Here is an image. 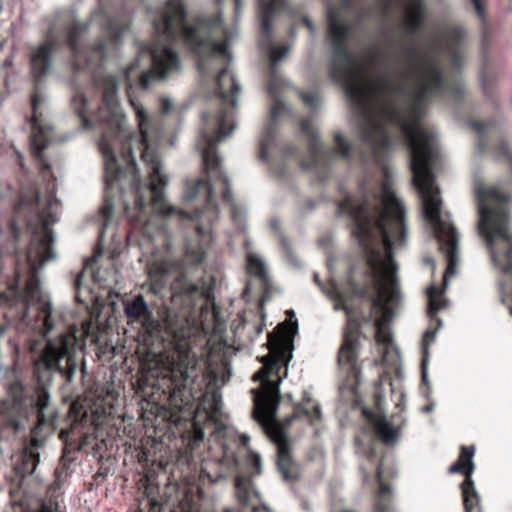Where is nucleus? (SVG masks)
<instances>
[{
    "mask_svg": "<svg viewBox=\"0 0 512 512\" xmlns=\"http://www.w3.org/2000/svg\"><path fill=\"white\" fill-rule=\"evenodd\" d=\"M224 0H167L153 18V42L138 46V57L118 74L104 73L115 58L122 35L129 29L130 13L115 4L99 0L86 23L76 22L70 14L57 15L45 33V40L30 52V72L34 89L29 118L30 148L39 168L44 188L33 186L22 193L14 206V218L8 223L11 237L17 241L19 217L31 231L29 259L46 264L55 258V236L50 225L58 221L60 201L56 197V178L44 150L50 135L42 123L46 102L43 83L52 67V57L62 45L73 55L71 107L81 127L100 134L97 145L104 163L106 217L111 216L116 192H130L138 207L143 193L164 191L168 176L162 172L158 148L165 137L164 115L172 103L161 101V114L149 115L136 93L178 72L180 59L176 49L186 48L196 57L200 86L211 107L202 113V127L195 147L201 155L203 176L187 180L188 185L202 180L213 184L229 205L230 215L239 232L246 229V211L233 201L228 177L222 169L217 146L235 129L237 96L241 87L230 71L229 46L237 35L222 18ZM234 2V22L241 17L242 0Z\"/></svg>",
    "mask_w": 512,
    "mask_h": 512,
    "instance_id": "1",
    "label": "nucleus"
},
{
    "mask_svg": "<svg viewBox=\"0 0 512 512\" xmlns=\"http://www.w3.org/2000/svg\"><path fill=\"white\" fill-rule=\"evenodd\" d=\"M300 130L308 140L309 154L307 160L300 161L301 167L314 173L319 183L324 184L331 177L332 164L338 157L349 165L353 164L354 150L340 132L334 134L336 148H330L321 142L311 119L303 118ZM426 131L433 135L435 155L432 159H427V165H423V169L419 165V181H416L411 166V153L401 132H397V137H392L390 129H387V138L390 141L387 148L376 147L377 149L372 152L368 143L358 134L360 147L355 150V161L359 168L366 173L371 165H375L382 171L385 181L377 190L368 189L365 181H360L358 196L351 195L339 187L343 198L337 204V211L347 217L351 234L362 251L368 269L372 273L382 270L389 277L388 286L383 292L385 308L390 316L402 299L398 280L393 275L398 269L394 260V249L403 247L407 239L405 207L388 183L387 161L390 153L398 145L406 149L412 185L420 199L422 214L447 260L444 285L447 276L454 274L458 262L459 234L450 214L442 211L440 189L436 184L435 170L441 163L437 133L427 127Z\"/></svg>",
    "mask_w": 512,
    "mask_h": 512,
    "instance_id": "2",
    "label": "nucleus"
},
{
    "mask_svg": "<svg viewBox=\"0 0 512 512\" xmlns=\"http://www.w3.org/2000/svg\"><path fill=\"white\" fill-rule=\"evenodd\" d=\"M348 5L350 0H345ZM327 35L332 48L328 60L330 79L341 86L345 97L356 109L357 133L368 143L371 151L390 144L387 129L401 132L410 150L411 165H426L435 155L433 135L421 123L427 104L432 98L447 100L456 113L465 101V87L461 79L446 81L440 64L426 58L415 67L410 59L400 73V81L393 83L387 74L369 78L366 88L359 84V71L349 51L353 27L340 19L339 10L326 3Z\"/></svg>",
    "mask_w": 512,
    "mask_h": 512,
    "instance_id": "3",
    "label": "nucleus"
},
{
    "mask_svg": "<svg viewBox=\"0 0 512 512\" xmlns=\"http://www.w3.org/2000/svg\"><path fill=\"white\" fill-rule=\"evenodd\" d=\"M213 184L202 180L187 186L183 193V209L170 205L164 191L154 189L143 193L144 203L138 207L135 197L127 191L116 192L111 216L106 217L101 207L102 226L98 245L102 248L105 236L113 220L117 204L123 209L129 229L123 233H112L118 252L122 240L128 246H138L143 254L151 255L158 262L163 284L171 269L175 271L172 282V301L178 313L181 327L188 324L196 307L204 301V291L192 277L193 268L206 257V250L213 241L212 226L219 215Z\"/></svg>",
    "mask_w": 512,
    "mask_h": 512,
    "instance_id": "4",
    "label": "nucleus"
},
{
    "mask_svg": "<svg viewBox=\"0 0 512 512\" xmlns=\"http://www.w3.org/2000/svg\"><path fill=\"white\" fill-rule=\"evenodd\" d=\"M468 125L477 133L476 153L491 150L497 161L508 164L510 179L486 187L479 176L474 177V197L477 206L478 234L485 240L493 264L512 285V235L509 231L508 203L512 199V151L505 139L502 125L496 119L470 120Z\"/></svg>",
    "mask_w": 512,
    "mask_h": 512,
    "instance_id": "5",
    "label": "nucleus"
},
{
    "mask_svg": "<svg viewBox=\"0 0 512 512\" xmlns=\"http://www.w3.org/2000/svg\"><path fill=\"white\" fill-rule=\"evenodd\" d=\"M79 362H82V378L86 374L84 357L76 350L65 335L57 340H47L46 346L34 363L33 372L39 382V389L31 393L30 389L20 380L17 370L0 366V378L7 381L4 387L7 398L0 401V441L6 431L16 434L23 419L35 414L44 420V411L49 405V393L45 384L56 373L63 378L65 384L73 381Z\"/></svg>",
    "mask_w": 512,
    "mask_h": 512,
    "instance_id": "6",
    "label": "nucleus"
},
{
    "mask_svg": "<svg viewBox=\"0 0 512 512\" xmlns=\"http://www.w3.org/2000/svg\"><path fill=\"white\" fill-rule=\"evenodd\" d=\"M293 340L285 338L271 344L267 355L260 361L262 367L253 375L254 381L261 383V388L250 390L253 397L252 416L269 434L277 448V469L284 480L298 477V465L294 461L286 434L280 428L275 433L268 431V423L279 424L277 416L281 401L280 383L287 376V366L292 359Z\"/></svg>",
    "mask_w": 512,
    "mask_h": 512,
    "instance_id": "7",
    "label": "nucleus"
},
{
    "mask_svg": "<svg viewBox=\"0 0 512 512\" xmlns=\"http://www.w3.org/2000/svg\"><path fill=\"white\" fill-rule=\"evenodd\" d=\"M223 402L221 394L215 391L211 394L209 405L206 410V428H212L211 440L219 447L221 456L216 465L218 472L215 475L207 472L206 468H202V473L206 474L208 479L215 483L225 479L228 475L236 473L234 477L235 495L242 505L240 512H245L249 508L251 497L252 482L240 473V454H244L250 468V476H258L261 474V457L259 454L246 450L249 443V436L242 435L239 437L236 431L225 425L221 419L224 416ZM226 512H234L227 510Z\"/></svg>",
    "mask_w": 512,
    "mask_h": 512,
    "instance_id": "8",
    "label": "nucleus"
},
{
    "mask_svg": "<svg viewBox=\"0 0 512 512\" xmlns=\"http://www.w3.org/2000/svg\"><path fill=\"white\" fill-rule=\"evenodd\" d=\"M26 258L30 274L25 288L10 284L7 293H0V337L7 326L13 324H21L43 336H47L54 327L51 303L43 294L38 277L39 270L45 264H40V261L32 263L29 249Z\"/></svg>",
    "mask_w": 512,
    "mask_h": 512,
    "instance_id": "9",
    "label": "nucleus"
},
{
    "mask_svg": "<svg viewBox=\"0 0 512 512\" xmlns=\"http://www.w3.org/2000/svg\"><path fill=\"white\" fill-rule=\"evenodd\" d=\"M313 280L315 284L325 293L336 300L335 309L343 310L347 318V331L344 334V340L338 352V365L345 374L343 386L351 390L357 397V389L361 383V371L358 365L359 340L361 322H369L372 311L380 306L378 298H372L370 301V312L368 314L359 312L355 307L349 304L346 297L338 290L335 283H331V291H326L319 274L314 273Z\"/></svg>",
    "mask_w": 512,
    "mask_h": 512,
    "instance_id": "10",
    "label": "nucleus"
},
{
    "mask_svg": "<svg viewBox=\"0 0 512 512\" xmlns=\"http://www.w3.org/2000/svg\"><path fill=\"white\" fill-rule=\"evenodd\" d=\"M268 93L273 97L270 116L263 127L259 139V158L269 166L271 173L281 180L289 176L287 160L298 155V149L283 141L278 135L277 120L285 110L284 102L277 96V86L273 80L268 84Z\"/></svg>",
    "mask_w": 512,
    "mask_h": 512,
    "instance_id": "11",
    "label": "nucleus"
},
{
    "mask_svg": "<svg viewBox=\"0 0 512 512\" xmlns=\"http://www.w3.org/2000/svg\"><path fill=\"white\" fill-rule=\"evenodd\" d=\"M362 415L372 426L374 433L370 435L363 431L362 435L356 436V451L364 456L371 466L375 467L376 479L378 467L383 464V483H386V478H394L397 473L389 455L385 454L380 457V454L383 444L390 446L397 442L399 428L393 426L385 415H376L366 407L362 409Z\"/></svg>",
    "mask_w": 512,
    "mask_h": 512,
    "instance_id": "12",
    "label": "nucleus"
},
{
    "mask_svg": "<svg viewBox=\"0 0 512 512\" xmlns=\"http://www.w3.org/2000/svg\"><path fill=\"white\" fill-rule=\"evenodd\" d=\"M173 375L170 385H174V391L170 398L174 400L175 409L181 411L201 396L204 379L195 355L188 351L179 353Z\"/></svg>",
    "mask_w": 512,
    "mask_h": 512,
    "instance_id": "13",
    "label": "nucleus"
},
{
    "mask_svg": "<svg viewBox=\"0 0 512 512\" xmlns=\"http://www.w3.org/2000/svg\"><path fill=\"white\" fill-rule=\"evenodd\" d=\"M258 13L260 17V36L258 45L262 50H267L270 57V67L274 70L277 64L284 59L289 46L282 45L277 47L273 40L272 19L277 11L284 6V0H256Z\"/></svg>",
    "mask_w": 512,
    "mask_h": 512,
    "instance_id": "14",
    "label": "nucleus"
},
{
    "mask_svg": "<svg viewBox=\"0 0 512 512\" xmlns=\"http://www.w3.org/2000/svg\"><path fill=\"white\" fill-rule=\"evenodd\" d=\"M473 6L476 17L481 24V58L480 82L483 93L494 101V85L498 78V72L489 55V27L487 24V9L485 0H469Z\"/></svg>",
    "mask_w": 512,
    "mask_h": 512,
    "instance_id": "15",
    "label": "nucleus"
},
{
    "mask_svg": "<svg viewBox=\"0 0 512 512\" xmlns=\"http://www.w3.org/2000/svg\"><path fill=\"white\" fill-rule=\"evenodd\" d=\"M475 454V447L462 446L461 453L458 460L449 467V472L461 473L465 476L463 482L460 484L462 499L465 512H481L480 496L476 491L472 474L474 472L473 456Z\"/></svg>",
    "mask_w": 512,
    "mask_h": 512,
    "instance_id": "16",
    "label": "nucleus"
},
{
    "mask_svg": "<svg viewBox=\"0 0 512 512\" xmlns=\"http://www.w3.org/2000/svg\"><path fill=\"white\" fill-rule=\"evenodd\" d=\"M444 292L445 286L440 289L435 285H431L427 289V314L432 322H436V327L435 329L428 328L422 338L421 380L424 384H428L427 362L429 357V345L434 342L437 331L442 327V320L437 316V313L446 306L447 301L441 298Z\"/></svg>",
    "mask_w": 512,
    "mask_h": 512,
    "instance_id": "17",
    "label": "nucleus"
},
{
    "mask_svg": "<svg viewBox=\"0 0 512 512\" xmlns=\"http://www.w3.org/2000/svg\"><path fill=\"white\" fill-rule=\"evenodd\" d=\"M124 315L129 325L138 324L152 335L159 324L154 318L153 311L142 294L134 295L122 301Z\"/></svg>",
    "mask_w": 512,
    "mask_h": 512,
    "instance_id": "18",
    "label": "nucleus"
},
{
    "mask_svg": "<svg viewBox=\"0 0 512 512\" xmlns=\"http://www.w3.org/2000/svg\"><path fill=\"white\" fill-rule=\"evenodd\" d=\"M251 246V240L245 236L243 249L245 251L247 272L249 275L255 277L260 283V288L262 290L260 304L263 305L271 298L272 284L265 262L251 250Z\"/></svg>",
    "mask_w": 512,
    "mask_h": 512,
    "instance_id": "19",
    "label": "nucleus"
},
{
    "mask_svg": "<svg viewBox=\"0 0 512 512\" xmlns=\"http://www.w3.org/2000/svg\"><path fill=\"white\" fill-rule=\"evenodd\" d=\"M467 31L462 26H453L449 29L447 37V53L451 66L459 72L464 65L462 48L465 42Z\"/></svg>",
    "mask_w": 512,
    "mask_h": 512,
    "instance_id": "20",
    "label": "nucleus"
},
{
    "mask_svg": "<svg viewBox=\"0 0 512 512\" xmlns=\"http://www.w3.org/2000/svg\"><path fill=\"white\" fill-rule=\"evenodd\" d=\"M39 461V452L33 448L26 447L14 457L13 468L19 477L25 478L34 473Z\"/></svg>",
    "mask_w": 512,
    "mask_h": 512,
    "instance_id": "21",
    "label": "nucleus"
},
{
    "mask_svg": "<svg viewBox=\"0 0 512 512\" xmlns=\"http://www.w3.org/2000/svg\"><path fill=\"white\" fill-rule=\"evenodd\" d=\"M321 418V409L318 404H313L312 400L305 394L304 401L293 407L292 416L286 419V424L290 425L297 419H305L310 424H314Z\"/></svg>",
    "mask_w": 512,
    "mask_h": 512,
    "instance_id": "22",
    "label": "nucleus"
},
{
    "mask_svg": "<svg viewBox=\"0 0 512 512\" xmlns=\"http://www.w3.org/2000/svg\"><path fill=\"white\" fill-rule=\"evenodd\" d=\"M299 97L303 104L310 109L311 113H316L322 104L320 88L317 84L309 90H300Z\"/></svg>",
    "mask_w": 512,
    "mask_h": 512,
    "instance_id": "23",
    "label": "nucleus"
},
{
    "mask_svg": "<svg viewBox=\"0 0 512 512\" xmlns=\"http://www.w3.org/2000/svg\"><path fill=\"white\" fill-rule=\"evenodd\" d=\"M279 241H280V245H281V248L283 250V253H284V256H285L286 260L291 265L300 268L301 264L296 259V257L294 256V254L292 252V249H291V246H290V243H289V240L285 236L280 235Z\"/></svg>",
    "mask_w": 512,
    "mask_h": 512,
    "instance_id": "24",
    "label": "nucleus"
},
{
    "mask_svg": "<svg viewBox=\"0 0 512 512\" xmlns=\"http://www.w3.org/2000/svg\"><path fill=\"white\" fill-rule=\"evenodd\" d=\"M184 498L179 502V505L173 510V512H198V506L194 502L193 498L190 497L191 493L185 492Z\"/></svg>",
    "mask_w": 512,
    "mask_h": 512,
    "instance_id": "25",
    "label": "nucleus"
},
{
    "mask_svg": "<svg viewBox=\"0 0 512 512\" xmlns=\"http://www.w3.org/2000/svg\"><path fill=\"white\" fill-rule=\"evenodd\" d=\"M73 459L69 456V453L64 450L62 457L60 458V463L56 468V475L58 478H61L63 474L68 475L69 473V463Z\"/></svg>",
    "mask_w": 512,
    "mask_h": 512,
    "instance_id": "26",
    "label": "nucleus"
},
{
    "mask_svg": "<svg viewBox=\"0 0 512 512\" xmlns=\"http://www.w3.org/2000/svg\"><path fill=\"white\" fill-rule=\"evenodd\" d=\"M383 401H384L383 395H381L380 393L377 392L374 395V402H375V406H376V409H377L376 412H373L374 414H376V415H384V411H383V407H382Z\"/></svg>",
    "mask_w": 512,
    "mask_h": 512,
    "instance_id": "27",
    "label": "nucleus"
},
{
    "mask_svg": "<svg viewBox=\"0 0 512 512\" xmlns=\"http://www.w3.org/2000/svg\"><path fill=\"white\" fill-rule=\"evenodd\" d=\"M372 17V10L371 9H360L358 12V23L359 25H362L364 22L369 20Z\"/></svg>",
    "mask_w": 512,
    "mask_h": 512,
    "instance_id": "28",
    "label": "nucleus"
},
{
    "mask_svg": "<svg viewBox=\"0 0 512 512\" xmlns=\"http://www.w3.org/2000/svg\"><path fill=\"white\" fill-rule=\"evenodd\" d=\"M81 277L82 273L78 275V277L74 281V288H75V300L77 303H84V301L80 298V288H81Z\"/></svg>",
    "mask_w": 512,
    "mask_h": 512,
    "instance_id": "29",
    "label": "nucleus"
},
{
    "mask_svg": "<svg viewBox=\"0 0 512 512\" xmlns=\"http://www.w3.org/2000/svg\"><path fill=\"white\" fill-rule=\"evenodd\" d=\"M499 5L504 13L512 12V0H499Z\"/></svg>",
    "mask_w": 512,
    "mask_h": 512,
    "instance_id": "30",
    "label": "nucleus"
},
{
    "mask_svg": "<svg viewBox=\"0 0 512 512\" xmlns=\"http://www.w3.org/2000/svg\"><path fill=\"white\" fill-rule=\"evenodd\" d=\"M381 58V52L379 50H373L370 52V64H376Z\"/></svg>",
    "mask_w": 512,
    "mask_h": 512,
    "instance_id": "31",
    "label": "nucleus"
},
{
    "mask_svg": "<svg viewBox=\"0 0 512 512\" xmlns=\"http://www.w3.org/2000/svg\"><path fill=\"white\" fill-rule=\"evenodd\" d=\"M360 471L363 477V480L366 482L370 478V467H367L365 464L360 465Z\"/></svg>",
    "mask_w": 512,
    "mask_h": 512,
    "instance_id": "32",
    "label": "nucleus"
},
{
    "mask_svg": "<svg viewBox=\"0 0 512 512\" xmlns=\"http://www.w3.org/2000/svg\"><path fill=\"white\" fill-rule=\"evenodd\" d=\"M302 23L308 28L311 34L315 32V26L313 22L306 16L302 18Z\"/></svg>",
    "mask_w": 512,
    "mask_h": 512,
    "instance_id": "33",
    "label": "nucleus"
},
{
    "mask_svg": "<svg viewBox=\"0 0 512 512\" xmlns=\"http://www.w3.org/2000/svg\"><path fill=\"white\" fill-rule=\"evenodd\" d=\"M383 1H384V4H383L382 13H383L384 17H387L389 12H390V9H391V6H392V3H393L394 0H383Z\"/></svg>",
    "mask_w": 512,
    "mask_h": 512,
    "instance_id": "34",
    "label": "nucleus"
},
{
    "mask_svg": "<svg viewBox=\"0 0 512 512\" xmlns=\"http://www.w3.org/2000/svg\"><path fill=\"white\" fill-rule=\"evenodd\" d=\"M204 437H205V431L202 428L197 427L194 441L196 442V441L203 440Z\"/></svg>",
    "mask_w": 512,
    "mask_h": 512,
    "instance_id": "35",
    "label": "nucleus"
},
{
    "mask_svg": "<svg viewBox=\"0 0 512 512\" xmlns=\"http://www.w3.org/2000/svg\"><path fill=\"white\" fill-rule=\"evenodd\" d=\"M261 511L270 512V509L265 504H262L261 506H253L251 508L250 512H261Z\"/></svg>",
    "mask_w": 512,
    "mask_h": 512,
    "instance_id": "36",
    "label": "nucleus"
},
{
    "mask_svg": "<svg viewBox=\"0 0 512 512\" xmlns=\"http://www.w3.org/2000/svg\"><path fill=\"white\" fill-rule=\"evenodd\" d=\"M434 409V403L431 402L421 408L423 413H430Z\"/></svg>",
    "mask_w": 512,
    "mask_h": 512,
    "instance_id": "37",
    "label": "nucleus"
},
{
    "mask_svg": "<svg viewBox=\"0 0 512 512\" xmlns=\"http://www.w3.org/2000/svg\"><path fill=\"white\" fill-rule=\"evenodd\" d=\"M269 225L272 230L276 231L279 228V221L277 219H271Z\"/></svg>",
    "mask_w": 512,
    "mask_h": 512,
    "instance_id": "38",
    "label": "nucleus"
},
{
    "mask_svg": "<svg viewBox=\"0 0 512 512\" xmlns=\"http://www.w3.org/2000/svg\"><path fill=\"white\" fill-rule=\"evenodd\" d=\"M315 205H316V202H315L314 200H309V201L307 202V208H308L309 210H312V209L315 207Z\"/></svg>",
    "mask_w": 512,
    "mask_h": 512,
    "instance_id": "39",
    "label": "nucleus"
},
{
    "mask_svg": "<svg viewBox=\"0 0 512 512\" xmlns=\"http://www.w3.org/2000/svg\"><path fill=\"white\" fill-rule=\"evenodd\" d=\"M421 22H422L421 16H419L417 19H415V23H414L415 29H417L421 25Z\"/></svg>",
    "mask_w": 512,
    "mask_h": 512,
    "instance_id": "40",
    "label": "nucleus"
},
{
    "mask_svg": "<svg viewBox=\"0 0 512 512\" xmlns=\"http://www.w3.org/2000/svg\"><path fill=\"white\" fill-rule=\"evenodd\" d=\"M255 331H256L257 335L261 334L262 331H263V326L262 325H256L255 326Z\"/></svg>",
    "mask_w": 512,
    "mask_h": 512,
    "instance_id": "41",
    "label": "nucleus"
},
{
    "mask_svg": "<svg viewBox=\"0 0 512 512\" xmlns=\"http://www.w3.org/2000/svg\"><path fill=\"white\" fill-rule=\"evenodd\" d=\"M250 289H251V284H250V282H247V284H246V286H245L244 293H245V294H246V293H248V292L250 291Z\"/></svg>",
    "mask_w": 512,
    "mask_h": 512,
    "instance_id": "42",
    "label": "nucleus"
},
{
    "mask_svg": "<svg viewBox=\"0 0 512 512\" xmlns=\"http://www.w3.org/2000/svg\"><path fill=\"white\" fill-rule=\"evenodd\" d=\"M327 267H328L329 270L332 267V259L330 257L327 259Z\"/></svg>",
    "mask_w": 512,
    "mask_h": 512,
    "instance_id": "43",
    "label": "nucleus"
},
{
    "mask_svg": "<svg viewBox=\"0 0 512 512\" xmlns=\"http://www.w3.org/2000/svg\"><path fill=\"white\" fill-rule=\"evenodd\" d=\"M286 314H287L288 316H295V313H294V311H293V310H288V311L286 312Z\"/></svg>",
    "mask_w": 512,
    "mask_h": 512,
    "instance_id": "44",
    "label": "nucleus"
},
{
    "mask_svg": "<svg viewBox=\"0 0 512 512\" xmlns=\"http://www.w3.org/2000/svg\"><path fill=\"white\" fill-rule=\"evenodd\" d=\"M414 55H416L415 50L414 49H410L409 50V56H414Z\"/></svg>",
    "mask_w": 512,
    "mask_h": 512,
    "instance_id": "45",
    "label": "nucleus"
},
{
    "mask_svg": "<svg viewBox=\"0 0 512 512\" xmlns=\"http://www.w3.org/2000/svg\"><path fill=\"white\" fill-rule=\"evenodd\" d=\"M100 476H101V477H104V474H103V473L98 472V473L95 475V479H97V478H98V477H100Z\"/></svg>",
    "mask_w": 512,
    "mask_h": 512,
    "instance_id": "46",
    "label": "nucleus"
},
{
    "mask_svg": "<svg viewBox=\"0 0 512 512\" xmlns=\"http://www.w3.org/2000/svg\"><path fill=\"white\" fill-rule=\"evenodd\" d=\"M19 164L23 168V163L21 162V156L19 155Z\"/></svg>",
    "mask_w": 512,
    "mask_h": 512,
    "instance_id": "47",
    "label": "nucleus"
},
{
    "mask_svg": "<svg viewBox=\"0 0 512 512\" xmlns=\"http://www.w3.org/2000/svg\"><path fill=\"white\" fill-rule=\"evenodd\" d=\"M174 334H175V336H177V334H178V329H175Z\"/></svg>",
    "mask_w": 512,
    "mask_h": 512,
    "instance_id": "48",
    "label": "nucleus"
},
{
    "mask_svg": "<svg viewBox=\"0 0 512 512\" xmlns=\"http://www.w3.org/2000/svg\"><path fill=\"white\" fill-rule=\"evenodd\" d=\"M293 34H294V29L291 28V36H293Z\"/></svg>",
    "mask_w": 512,
    "mask_h": 512,
    "instance_id": "49",
    "label": "nucleus"
},
{
    "mask_svg": "<svg viewBox=\"0 0 512 512\" xmlns=\"http://www.w3.org/2000/svg\"><path fill=\"white\" fill-rule=\"evenodd\" d=\"M511 314H512V309L510 310Z\"/></svg>",
    "mask_w": 512,
    "mask_h": 512,
    "instance_id": "50",
    "label": "nucleus"
}]
</instances>
